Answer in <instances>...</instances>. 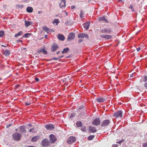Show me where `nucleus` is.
I'll use <instances>...</instances> for the list:
<instances>
[{
  "label": "nucleus",
  "instance_id": "1a4fd4ad",
  "mask_svg": "<svg viewBox=\"0 0 147 147\" xmlns=\"http://www.w3.org/2000/svg\"><path fill=\"white\" fill-rule=\"evenodd\" d=\"M50 142L46 139H44L42 142V145L43 146H47L50 144Z\"/></svg>",
  "mask_w": 147,
  "mask_h": 147
},
{
  "label": "nucleus",
  "instance_id": "5701e85b",
  "mask_svg": "<svg viewBox=\"0 0 147 147\" xmlns=\"http://www.w3.org/2000/svg\"><path fill=\"white\" fill-rule=\"evenodd\" d=\"M98 20L100 21H104L106 23H108V22L106 20L105 17H100L98 18Z\"/></svg>",
  "mask_w": 147,
  "mask_h": 147
},
{
  "label": "nucleus",
  "instance_id": "a211bd4d",
  "mask_svg": "<svg viewBox=\"0 0 147 147\" xmlns=\"http://www.w3.org/2000/svg\"><path fill=\"white\" fill-rule=\"evenodd\" d=\"M57 37L59 40L61 41H63L65 39V37L63 35L61 34H58Z\"/></svg>",
  "mask_w": 147,
  "mask_h": 147
},
{
  "label": "nucleus",
  "instance_id": "f3484780",
  "mask_svg": "<svg viewBox=\"0 0 147 147\" xmlns=\"http://www.w3.org/2000/svg\"><path fill=\"white\" fill-rule=\"evenodd\" d=\"M96 99L97 102L99 103L102 102L106 101L105 98L101 97H99Z\"/></svg>",
  "mask_w": 147,
  "mask_h": 147
},
{
  "label": "nucleus",
  "instance_id": "680f3d73",
  "mask_svg": "<svg viewBox=\"0 0 147 147\" xmlns=\"http://www.w3.org/2000/svg\"><path fill=\"white\" fill-rule=\"evenodd\" d=\"M41 11H38V13L40 14L41 13Z\"/></svg>",
  "mask_w": 147,
  "mask_h": 147
},
{
  "label": "nucleus",
  "instance_id": "0eeeda50",
  "mask_svg": "<svg viewBox=\"0 0 147 147\" xmlns=\"http://www.w3.org/2000/svg\"><path fill=\"white\" fill-rule=\"evenodd\" d=\"M45 127L47 129L52 130L54 129V126L53 124L49 123L46 125Z\"/></svg>",
  "mask_w": 147,
  "mask_h": 147
},
{
  "label": "nucleus",
  "instance_id": "338daca9",
  "mask_svg": "<svg viewBox=\"0 0 147 147\" xmlns=\"http://www.w3.org/2000/svg\"><path fill=\"white\" fill-rule=\"evenodd\" d=\"M140 82H142V80H140Z\"/></svg>",
  "mask_w": 147,
  "mask_h": 147
},
{
  "label": "nucleus",
  "instance_id": "dca6fc26",
  "mask_svg": "<svg viewBox=\"0 0 147 147\" xmlns=\"http://www.w3.org/2000/svg\"><path fill=\"white\" fill-rule=\"evenodd\" d=\"M11 51L8 50H5L3 51V54L5 56H7L10 54Z\"/></svg>",
  "mask_w": 147,
  "mask_h": 147
},
{
  "label": "nucleus",
  "instance_id": "bb28decb",
  "mask_svg": "<svg viewBox=\"0 0 147 147\" xmlns=\"http://www.w3.org/2000/svg\"><path fill=\"white\" fill-rule=\"evenodd\" d=\"M69 51V49L68 48H66L64 49L62 51L61 53L63 54H64L65 53H66L68 52Z\"/></svg>",
  "mask_w": 147,
  "mask_h": 147
},
{
  "label": "nucleus",
  "instance_id": "864d4df0",
  "mask_svg": "<svg viewBox=\"0 0 147 147\" xmlns=\"http://www.w3.org/2000/svg\"><path fill=\"white\" fill-rule=\"evenodd\" d=\"M63 56H63V55H62V56H59V59H60V58H62V57H63Z\"/></svg>",
  "mask_w": 147,
  "mask_h": 147
},
{
  "label": "nucleus",
  "instance_id": "b1692460",
  "mask_svg": "<svg viewBox=\"0 0 147 147\" xmlns=\"http://www.w3.org/2000/svg\"><path fill=\"white\" fill-rule=\"evenodd\" d=\"M26 11L28 13H32L33 11V9L32 7L28 6L26 8Z\"/></svg>",
  "mask_w": 147,
  "mask_h": 147
},
{
  "label": "nucleus",
  "instance_id": "5fc2aeb1",
  "mask_svg": "<svg viewBox=\"0 0 147 147\" xmlns=\"http://www.w3.org/2000/svg\"><path fill=\"white\" fill-rule=\"evenodd\" d=\"M25 1L26 2L28 3L30 1V0H25Z\"/></svg>",
  "mask_w": 147,
  "mask_h": 147
},
{
  "label": "nucleus",
  "instance_id": "f704fd0d",
  "mask_svg": "<svg viewBox=\"0 0 147 147\" xmlns=\"http://www.w3.org/2000/svg\"><path fill=\"white\" fill-rule=\"evenodd\" d=\"M81 130L84 132L86 131V127H82L81 129Z\"/></svg>",
  "mask_w": 147,
  "mask_h": 147
},
{
  "label": "nucleus",
  "instance_id": "c756f323",
  "mask_svg": "<svg viewBox=\"0 0 147 147\" xmlns=\"http://www.w3.org/2000/svg\"><path fill=\"white\" fill-rule=\"evenodd\" d=\"M22 32L21 31H20L18 33L15 34V37H17L21 35L22 34Z\"/></svg>",
  "mask_w": 147,
  "mask_h": 147
},
{
  "label": "nucleus",
  "instance_id": "9d476101",
  "mask_svg": "<svg viewBox=\"0 0 147 147\" xmlns=\"http://www.w3.org/2000/svg\"><path fill=\"white\" fill-rule=\"evenodd\" d=\"M66 1L65 0H61V2L59 4V6L61 8L64 9V7L66 6L65 3Z\"/></svg>",
  "mask_w": 147,
  "mask_h": 147
},
{
  "label": "nucleus",
  "instance_id": "3c124183",
  "mask_svg": "<svg viewBox=\"0 0 147 147\" xmlns=\"http://www.w3.org/2000/svg\"><path fill=\"white\" fill-rule=\"evenodd\" d=\"M28 125L30 127H32V124H28Z\"/></svg>",
  "mask_w": 147,
  "mask_h": 147
},
{
  "label": "nucleus",
  "instance_id": "6e6552de",
  "mask_svg": "<svg viewBox=\"0 0 147 147\" xmlns=\"http://www.w3.org/2000/svg\"><path fill=\"white\" fill-rule=\"evenodd\" d=\"M75 34L73 32L70 33L69 34L67 40L68 41H70L74 39L75 38Z\"/></svg>",
  "mask_w": 147,
  "mask_h": 147
},
{
  "label": "nucleus",
  "instance_id": "f03ea898",
  "mask_svg": "<svg viewBox=\"0 0 147 147\" xmlns=\"http://www.w3.org/2000/svg\"><path fill=\"white\" fill-rule=\"evenodd\" d=\"M113 116L115 117H120V118L122 117V111H117L113 113Z\"/></svg>",
  "mask_w": 147,
  "mask_h": 147
},
{
  "label": "nucleus",
  "instance_id": "052dcab7",
  "mask_svg": "<svg viewBox=\"0 0 147 147\" xmlns=\"http://www.w3.org/2000/svg\"><path fill=\"white\" fill-rule=\"evenodd\" d=\"M119 2H122L123 1V0H119Z\"/></svg>",
  "mask_w": 147,
  "mask_h": 147
},
{
  "label": "nucleus",
  "instance_id": "ddd939ff",
  "mask_svg": "<svg viewBox=\"0 0 147 147\" xmlns=\"http://www.w3.org/2000/svg\"><path fill=\"white\" fill-rule=\"evenodd\" d=\"M59 48V46L58 45L56 44L52 45L51 48V51L53 52L55 51L57 49Z\"/></svg>",
  "mask_w": 147,
  "mask_h": 147
},
{
  "label": "nucleus",
  "instance_id": "2f4dec72",
  "mask_svg": "<svg viewBox=\"0 0 147 147\" xmlns=\"http://www.w3.org/2000/svg\"><path fill=\"white\" fill-rule=\"evenodd\" d=\"M84 12L83 10H81L80 14V17L82 19L84 17Z\"/></svg>",
  "mask_w": 147,
  "mask_h": 147
},
{
  "label": "nucleus",
  "instance_id": "412c9836",
  "mask_svg": "<svg viewBox=\"0 0 147 147\" xmlns=\"http://www.w3.org/2000/svg\"><path fill=\"white\" fill-rule=\"evenodd\" d=\"M43 30L45 31L46 32H47V33H49L50 32H51V29L50 28H48L46 27V26H44L42 28Z\"/></svg>",
  "mask_w": 147,
  "mask_h": 147
},
{
  "label": "nucleus",
  "instance_id": "37998d69",
  "mask_svg": "<svg viewBox=\"0 0 147 147\" xmlns=\"http://www.w3.org/2000/svg\"><path fill=\"white\" fill-rule=\"evenodd\" d=\"M144 87L146 89H147V83H145L144 84Z\"/></svg>",
  "mask_w": 147,
  "mask_h": 147
},
{
  "label": "nucleus",
  "instance_id": "bf43d9fd",
  "mask_svg": "<svg viewBox=\"0 0 147 147\" xmlns=\"http://www.w3.org/2000/svg\"><path fill=\"white\" fill-rule=\"evenodd\" d=\"M60 52V51H57V54L58 55Z\"/></svg>",
  "mask_w": 147,
  "mask_h": 147
},
{
  "label": "nucleus",
  "instance_id": "20e7f679",
  "mask_svg": "<svg viewBox=\"0 0 147 147\" xmlns=\"http://www.w3.org/2000/svg\"><path fill=\"white\" fill-rule=\"evenodd\" d=\"M100 123V121L98 118H95L93 121L92 124L95 126H98Z\"/></svg>",
  "mask_w": 147,
  "mask_h": 147
},
{
  "label": "nucleus",
  "instance_id": "4468645a",
  "mask_svg": "<svg viewBox=\"0 0 147 147\" xmlns=\"http://www.w3.org/2000/svg\"><path fill=\"white\" fill-rule=\"evenodd\" d=\"M100 37L102 38L105 39L106 40L112 38L111 35L108 34H102L100 35Z\"/></svg>",
  "mask_w": 147,
  "mask_h": 147
},
{
  "label": "nucleus",
  "instance_id": "9b49d317",
  "mask_svg": "<svg viewBox=\"0 0 147 147\" xmlns=\"http://www.w3.org/2000/svg\"><path fill=\"white\" fill-rule=\"evenodd\" d=\"M50 140L51 143H54L55 142L56 138L53 134H51L49 136Z\"/></svg>",
  "mask_w": 147,
  "mask_h": 147
},
{
  "label": "nucleus",
  "instance_id": "de8ad7c7",
  "mask_svg": "<svg viewBox=\"0 0 147 147\" xmlns=\"http://www.w3.org/2000/svg\"><path fill=\"white\" fill-rule=\"evenodd\" d=\"M35 80L36 82H38L39 81V79L38 78H35Z\"/></svg>",
  "mask_w": 147,
  "mask_h": 147
},
{
  "label": "nucleus",
  "instance_id": "603ef678",
  "mask_svg": "<svg viewBox=\"0 0 147 147\" xmlns=\"http://www.w3.org/2000/svg\"><path fill=\"white\" fill-rule=\"evenodd\" d=\"M30 104V103H28L27 102L25 104L26 105L28 106Z\"/></svg>",
  "mask_w": 147,
  "mask_h": 147
},
{
  "label": "nucleus",
  "instance_id": "cd10ccee",
  "mask_svg": "<svg viewBox=\"0 0 147 147\" xmlns=\"http://www.w3.org/2000/svg\"><path fill=\"white\" fill-rule=\"evenodd\" d=\"M32 34L31 33H26L23 36V38H29L30 36V35Z\"/></svg>",
  "mask_w": 147,
  "mask_h": 147
},
{
  "label": "nucleus",
  "instance_id": "6e6d98bb",
  "mask_svg": "<svg viewBox=\"0 0 147 147\" xmlns=\"http://www.w3.org/2000/svg\"><path fill=\"white\" fill-rule=\"evenodd\" d=\"M27 147H35L34 146H28Z\"/></svg>",
  "mask_w": 147,
  "mask_h": 147
},
{
  "label": "nucleus",
  "instance_id": "a18cd8bd",
  "mask_svg": "<svg viewBox=\"0 0 147 147\" xmlns=\"http://www.w3.org/2000/svg\"><path fill=\"white\" fill-rule=\"evenodd\" d=\"M82 41H83L82 39H80L78 40V42L79 43H80L81 42H82Z\"/></svg>",
  "mask_w": 147,
  "mask_h": 147
},
{
  "label": "nucleus",
  "instance_id": "f8f14e48",
  "mask_svg": "<svg viewBox=\"0 0 147 147\" xmlns=\"http://www.w3.org/2000/svg\"><path fill=\"white\" fill-rule=\"evenodd\" d=\"M76 141V138L73 136H71L69 137V138L67 141V143L71 144L72 142H74Z\"/></svg>",
  "mask_w": 147,
  "mask_h": 147
},
{
  "label": "nucleus",
  "instance_id": "7c9ffc66",
  "mask_svg": "<svg viewBox=\"0 0 147 147\" xmlns=\"http://www.w3.org/2000/svg\"><path fill=\"white\" fill-rule=\"evenodd\" d=\"M40 52L42 53L43 54L45 55H46L47 53V51L45 50L44 49H42L40 50Z\"/></svg>",
  "mask_w": 147,
  "mask_h": 147
},
{
  "label": "nucleus",
  "instance_id": "79ce46f5",
  "mask_svg": "<svg viewBox=\"0 0 147 147\" xmlns=\"http://www.w3.org/2000/svg\"><path fill=\"white\" fill-rule=\"evenodd\" d=\"M143 147H147V143H145L143 145Z\"/></svg>",
  "mask_w": 147,
  "mask_h": 147
},
{
  "label": "nucleus",
  "instance_id": "49530a36",
  "mask_svg": "<svg viewBox=\"0 0 147 147\" xmlns=\"http://www.w3.org/2000/svg\"><path fill=\"white\" fill-rule=\"evenodd\" d=\"M136 50H137V51L138 52L141 50V49L140 47H139L136 48Z\"/></svg>",
  "mask_w": 147,
  "mask_h": 147
},
{
  "label": "nucleus",
  "instance_id": "13d9d810",
  "mask_svg": "<svg viewBox=\"0 0 147 147\" xmlns=\"http://www.w3.org/2000/svg\"><path fill=\"white\" fill-rule=\"evenodd\" d=\"M15 130L16 131H19V127L18 128H17Z\"/></svg>",
  "mask_w": 147,
  "mask_h": 147
},
{
  "label": "nucleus",
  "instance_id": "58836bf2",
  "mask_svg": "<svg viewBox=\"0 0 147 147\" xmlns=\"http://www.w3.org/2000/svg\"><path fill=\"white\" fill-rule=\"evenodd\" d=\"M4 34V32L2 31H0V37H2Z\"/></svg>",
  "mask_w": 147,
  "mask_h": 147
},
{
  "label": "nucleus",
  "instance_id": "e2e57ef3",
  "mask_svg": "<svg viewBox=\"0 0 147 147\" xmlns=\"http://www.w3.org/2000/svg\"><path fill=\"white\" fill-rule=\"evenodd\" d=\"M8 125V126H7V127H9L11 125L10 124H9V125Z\"/></svg>",
  "mask_w": 147,
  "mask_h": 147
},
{
  "label": "nucleus",
  "instance_id": "6ab92c4d",
  "mask_svg": "<svg viewBox=\"0 0 147 147\" xmlns=\"http://www.w3.org/2000/svg\"><path fill=\"white\" fill-rule=\"evenodd\" d=\"M40 137L38 136H34L31 138V140L34 142H36L40 138Z\"/></svg>",
  "mask_w": 147,
  "mask_h": 147
},
{
  "label": "nucleus",
  "instance_id": "39448f33",
  "mask_svg": "<svg viewBox=\"0 0 147 147\" xmlns=\"http://www.w3.org/2000/svg\"><path fill=\"white\" fill-rule=\"evenodd\" d=\"M100 32L102 33H107L109 34L112 32V30L110 28H103L100 30Z\"/></svg>",
  "mask_w": 147,
  "mask_h": 147
},
{
  "label": "nucleus",
  "instance_id": "ea45409f",
  "mask_svg": "<svg viewBox=\"0 0 147 147\" xmlns=\"http://www.w3.org/2000/svg\"><path fill=\"white\" fill-rule=\"evenodd\" d=\"M132 8H133V7H132V5H130L129 6V9H131L132 10V11L133 12H134V9H132Z\"/></svg>",
  "mask_w": 147,
  "mask_h": 147
},
{
  "label": "nucleus",
  "instance_id": "aec40b11",
  "mask_svg": "<svg viewBox=\"0 0 147 147\" xmlns=\"http://www.w3.org/2000/svg\"><path fill=\"white\" fill-rule=\"evenodd\" d=\"M89 130L92 133H95L97 131L96 127H94L90 126L89 127Z\"/></svg>",
  "mask_w": 147,
  "mask_h": 147
},
{
  "label": "nucleus",
  "instance_id": "4be33fe9",
  "mask_svg": "<svg viewBox=\"0 0 147 147\" xmlns=\"http://www.w3.org/2000/svg\"><path fill=\"white\" fill-rule=\"evenodd\" d=\"M90 23V22L89 21L85 23L84 24V27L86 29V30H88L89 29Z\"/></svg>",
  "mask_w": 147,
  "mask_h": 147
},
{
  "label": "nucleus",
  "instance_id": "09e8293b",
  "mask_svg": "<svg viewBox=\"0 0 147 147\" xmlns=\"http://www.w3.org/2000/svg\"><path fill=\"white\" fill-rule=\"evenodd\" d=\"M75 6L72 5L71 7V9H72L75 8Z\"/></svg>",
  "mask_w": 147,
  "mask_h": 147
},
{
  "label": "nucleus",
  "instance_id": "4c0bfd02",
  "mask_svg": "<svg viewBox=\"0 0 147 147\" xmlns=\"http://www.w3.org/2000/svg\"><path fill=\"white\" fill-rule=\"evenodd\" d=\"M124 141V140L123 139V140L119 141L118 142H117V143H118L121 144L122 142H123Z\"/></svg>",
  "mask_w": 147,
  "mask_h": 147
},
{
  "label": "nucleus",
  "instance_id": "72a5a7b5",
  "mask_svg": "<svg viewBox=\"0 0 147 147\" xmlns=\"http://www.w3.org/2000/svg\"><path fill=\"white\" fill-rule=\"evenodd\" d=\"M94 136L93 135L90 136L88 137V140H91L94 138Z\"/></svg>",
  "mask_w": 147,
  "mask_h": 147
},
{
  "label": "nucleus",
  "instance_id": "774afa93",
  "mask_svg": "<svg viewBox=\"0 0 147 147\" xmlns=\"http://www.w3.org/2000/svg\"><path fill=\"white\" fill-rule=\"evenodd\" d=\"M1 83H0V85H1Z\"/></svg>",
  "mask_w": 147,
  "mask_h": 147
},
{
  "label": "nucleus",
  "instance_id": "c9c22d12",
  "mask_svg": "<svg viewBox=\"0 0 147 147\" xmlns=\"http://www.w3.org/2000/svg\"><path fill=\"white\" fill-rule=\"evenodd\" d=\"M59 59V58H56V57H54L52 59H48L47 61H51L52 60H57Z\"/></svg>",
  "mask_w": 147,
  "mask_h": 147
},
{
  "label": "nucleus",
  "instance_id": "423d86ee",
  "mask_svg": "<svg viewBox=\"0 0 147 147\" xmlns=\"http://www.w3.org/2000/svg\"><path fill=\"white\" fill-rule=\"evenodd\" d=\"M111 122L109 119H106L102 123L101 126L105 127L109 125Z\"/></svg>",
  "mask_w": 147,
  "mask_h": 147
},
{
  "label": "nucleus",
  "instance_id": "2eb2a0df",
  "mask_svg": "<svg viewBox=\"0 0 147 147\" xmlns=\"http://www.w3.org/2000/svg\"><path fill=\"white\" fill-rule=\"evenodd\" d=\"M78 38H88V36L86 34L84 33H80L78 34Z\"/></svg>",
  "mask_w": 147,
  "mask_h": 147
},
{
  "label": "nucleus",
  "instance_id": "7ed1b4c3",
  "mask_svg": "<svg viewBox=\"0 0 147 147\" xmlns=\"http://www.w3.org/2000/svg\"><path fill=\"white\" fill-rule=\"evenodd\" d=\"M19 131L22 134H25L26 132V127L24 125H22L19 127Z\"/></svg>",
  "mask_w": 147,
  "mask_h": 147
},
{
  "label": "nucleus",
  "instance_id": "c03bdc74",
  "mask_svg": "<svg viewBox=\"0 0 147 147\" xmlns=\"http://www.w3.org/2000/svg\"><path fill=\"white\" fill-rule=\"evenodd\" d=\"M22 42V40H18L17 41V42H18V43H19V42Z\"/></svg>",
  "mask_w": 147,
  "mask_h": 147
},
{
  "label": "nucleus",
  "instance_id": "69168bd1",
  "mask_svg": "<svg viewBox=\"0 0 147 147\" xmlns=\"http://www.w3.org/2000/svg\"><path fill=\"white\" fill-rule=\"evenodd\" d=\"M2 47H5L4 45H2L1 46Z\"/></svg>",
  "mask_w": 147,
  "mask_h": 147
},
{
  "label": "nucleus",
  "instance_id": "e433bc0d",
  "mask_svg": "<svg viewBox=\"0 0 147 147\" xmlns=\"http://www.w3.org/2000/svg\"><path fill=\"white\" fill-rule=\"evenodd\" d=\"M143 81L145 82L147 81V76H144V79Z\"/></svg>",
  "mask_w": 147,
  "mask_h": 147
},
{
  "label": "nucleus",
  "instance_id": "4d7b16f0",
  "mask_svg": "<svg viewBox=\"0 0 147 147\" xmlns=\"http://www.w3.org/2000/svg\"><path fill=\"white\" fill-rule=\"evenodd\" d=\"M48 36V35H45V38H47V37Z\"/></svg>",
  "mask_w": 147,
  "mask_h": 147
},
{
  "label": "nucleus",
  "instance_id": "8fccbe9b",
  "mask_svg": "<svg viewBox=\"0 0 147 147\" xmlns=\"http://www.w3.org/2000/svg\"><path fill=\"white\" fill-rule=\"evenodd\" d=\"M113 147H117V145L116 144H115L114 145H113L112 146Z\"/></svg>",
  "mask_w": 147,
  "mask_h": 147
},
{
  "label": "nucleus",
  "instance_id": "f257e3e1",
  "mask_svg": "<svg viewBox=\"0 0 147 147\" xmlns=\"http://www.w3.org/2000/svg\"><path fill=\"white\" fill-rule=\"evenodd\" d=\"M12 136L14 140L18 141L21 139L22 136L19 133H15L12 135Z\"/></svg>",
  "mask_w": 147,
  "mask_h": 147
},
{
  "label": "nucleus",
  "instance_id": "a19ab883",
  "mask_svg": "<svg viewBox=\"0 0 147 147\" xmlns=\"http://www.w3.org/2000/svg\"><path fill=\"white\" fill-rule=\"evenodd\" d=\"M74 113H71V115L69 117L70 118H72L74 116Z\"/></svg>",
  "mask_w": 147,
  "mask_h": 147
},
{
  "label": "nucleus",
  "instance_id": "a878e982",
  "mask_svg": "<svg viewBox=\"0 0 147 147\" xmlns=\"http://www.w3.org/2000/svg\"><path fill=\"white\" fill-rule=\"evenodd\" d=\"M29 131L30 132H32V133H36L37 132L36 130V129L35 127H33L32 129H30L29 130Z\"/></svg>",
  "mask_w": 147,
  "mask_h": 147
},
{
  "label": "nucleus",
  "instance_id": "c85d7f7f",
  "mask_svg": "<svg viewBox=\"0 0 147 147\" xmlns=\"http://www.w3.org/2000/svg\"><path fill=\"white\" fill-rule=\"evenodd\" d=\"M76 124L78 127H81L82 126V123L80 121H78Z\"/></svg>",
  "mask_w": 147,
  "mask_h": 147
},
{
  "label": "nucleus",
  "instance_id": "473e14b6",
  "mask_svg": "<svg viewBox=\"0 0 147 147\" xmlns=\"http://www.w3.org/2000/svg\"><path fill=\"white\" fill-rule=\"evenodd\" d=\"M58 19H55L53 22V23L55 25H57L58 24Z\"/></svg>",
  "mask_w": 147,
  "mask_h": 147
},
{
  "label": "nucleus",
  "instance_id": "393cba45",
  "mask_svg": "<svg viewBox=\"0 0 147 147\" xmlns=\"http://www.w3.org/2000/svg\"><path fill=\"white\" fill-rule=\"evenodd\" d=\"M25 26L26 27H28L31 25L32 24V22L30 21H25Z\"/></svg>",
  "mask_w": 147,
  "mask_h": 147
},
{
  "label": "nucleus",
  "instance_id": "0e129e2a",
  "mask_svg": "<svg viewBox=\"0 0 147 147\" xmlns=\"http://www.w3.org/2000/svg\"><path fill=\"white\" fill-rule=\"evenodd\" d=\"M65 13H66V14L67 15V13L66 12H65Z\"/></svg>",
  "mask_w": 147,
  "mask_h": 147
}]
</instances>
